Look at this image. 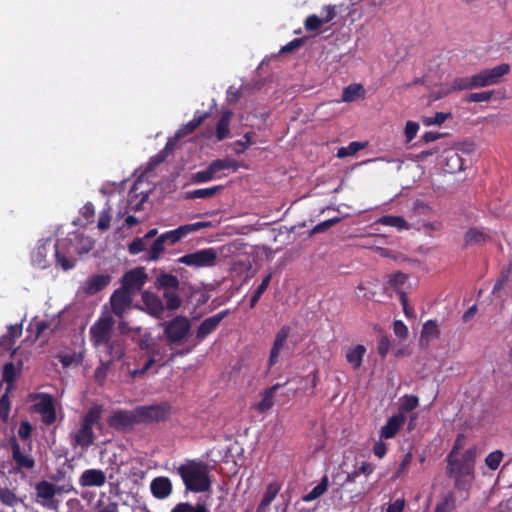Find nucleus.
<instances>
[{
  "instance_id": "nucleus-1",
  "label": "nucleus",
  "mask_w": 512,
  "mask_h": 512,
  "mask_svg": "<svg viewBox=\"0 0 512 512\" xmlns=\"http://www.w3.org/2000/svg\"><path fill=\"white\" fill-rule=\"evenodd\" d=\"M476 449L469 448L461 456L446 458V473L454 479V486L458 490L467 491L474 479Z\"/></svg>"
},
{
  "instance_id": "nucleus-2",
  "label": "nucleus",
  "mask_w": 512,
  "mask_h": 512,
  "mask_svg": "<svg viewBox=\"0 0 512 512\" xmlns=\"http://www.w3.org/2000/svg\"><path fill=\"white\" fill-rule=\"evenodd\" d=\"M187 491L193 493L207 492L211 488V480L207 465L200 460H187L176 469Z\"/></svg>"
},
{
  "instance_id": "nucleus-3",
  "label": "nucleus",
  "mask_w": 512,
  "mask_h": 512,
  "mask_svg": "<svg viewBox=\"0 0 512 512\" xmlns=\"http://www.w3.org/2000/svg\"><path fill=\"white\" fill-rule=\"evenodd\" d=\"M102 412L101 405H94L87 410L81 420L80 428L72 435L71 444L74 448L79 446L87 450L94 443L93 426L100 425Z\"/></svg>"
},
{
  "instance_id": "nucleus-4",
  "label": "nucleus",
  "mask_w": 512,
  "mask_h": 512,
  "mask_svg": "<svg viewBox=\"0 0 512 512\" xmlns=\"http://www.w3.org/2000/svg\"><path fill=\"white\" fill-rule=\"evenodd\" d=\"M191 330V323L186 316L178 315L164 323V335L169 345L182 342Z\"/></svg>"
},
{
  "instance_id": "nucleus-5",
  "label": "nucleus",
  "mask_w": 512,
  "mask_h": 512,
  "mask_svg": "<svg viewBox=\"0 0 512 512\" xmlns=\"http://www.w3.org/2000/svg\"><path fill=\"white\" fill-rule=\"evenodd\" d=\"M510 71L509 64L502 63L496 67L483 69L471 76L472 89L498 84L500 79Z\"/></svg>"
},
{
  "instance_id": "nucleus-6",
  "label": "nucleus",
  "mask_w": 512,
  "mask_h": 512,
  "mask_svg": "<svg viewBox=\"0 0 512 512\" xmlns=\"http://www.w3.org/2000/svg\"><path fill=\"white\" fill-rule=\"evenodd\" d=\"M510 71L509 64L502 63L496 67L483 69L471 76L472 89L498 84L500 79Z\"/></svg>"
},
{
  "instance_id": "nucleus-7",
  "label": "nucleus",
  "mask_w": 512,
  "mask_h": 512,
  "mask_svg": "<svg viewBox=\"0 0 512 512\" xmlns=\"http://www.w3.org/2000/svg\"><path fill=\"white\" fill-rule=\"evenodd\" d=\"M136 408L139 423L145 424L165 421L171 412V406L167 402Z\"/></svg>"
},
{
  "instance_id": "nucleus-8",
  "label": "nucleus",
  "mask_w": 512,
  "mask_h": 512,
  "mask_svg": "<svg viewBox=\"0 0 512 512\" xmlns=\"http://www.w3.org/2000/svg\"><path fill=\"white\" fill-rule=\"evenodd\" d=\"M217 252L214 248L201 249L193 253L181 256L178 263L196 268L213 267L216 264Z\"/></svg>"
},
{
  "instance_id": "nucleus-9",
  "label": "nucleus",
  "mask_w": 512,
  "mask_h": 512,
  "mask_svg": "<svg viewBox=\"0 0 512 512\" xmlns=\"http://www.w3.org/2000/svg\"><path fill=\"white\" fill-rule=\"evenodd\" d=\"M114 320L111 316L100 317L90 328L91 341L95 347H100L111 338Z\"/></svg>"
},
{
  "instance_id": "nucleus-10",
  "label": "nucleus",
  "mask_w": 512,
  "mask_h": 512,
  "mask_svg": "<svg viewBox=\"0 0 512 512\" xmlns=\"http://www.w3.org/2000/svg\"><path fill=\"white\" fill-rule=\"evenodd\" d=\"M147 278V273L143 267L132 269L123 275L119 288L134 296L145 285Z\"/></svg>"
},
{
  "instance_id": "nucleus-11",
  "label": "nucleus",
  "mask_w": 512,
  "mask_h": 512,
  "mask_svg": "<svg viewBox=\"0 0 512 512\" xmlns=\"http://www.w3.org/2000/svg\"><path fill=\"white\" fill-rule=\"evenodd\" d=\"M108 425L118 431H123L132 428L134 425L139 424L137 416V408L133 411L117 410L107 421Z\"/></svg>"
},
{
  "instance_id": "nucleus-12",
  "label": "nucleus",
  "mask_w": 512,
  "mask_h": 512,
  "mask_svg": "<svg viewBox=\"0 0 512 512\" xmlns=\"http://www.w3.org/2000/svg\"><path fill=\"white\" fill-rule=\"evenodd\" d=\"M133 295L124 291V289H116L110 297V305L112 312L118 318H123L127 310L131 308Z\"/></svg>"
},
{
  "instance_id": "nucleus-13",
  "label": "nucleus",
  "mask_w": 512,
  "mask_h": 512,
  "mask_svg": "<svg viewBox=\"0 0 512 512\" xmlns=\"http://www.w3.org/2000/svg\"><path fill=\"white\" fill-rule=\"evenodd\" d=\"M229 314V310H222L219 313L206 318L201 322L196 331V340L198 343L202 342L205 338H207L210 334L215 332L219 327L220 323L224 318H226Z\"/></svg>"
},
{
  "instance_id": "nucleus-14",
  "label": "nucleus",
  "mask_w": 512,
  "mask_h": 512,
  "mask_svg": "<svg viewBox=\"0 0 512 512\" xmlns=\"http://www.w3.org/2000/svg\"><path fill=\"white\" fill-rule=\"evenodd\" d=\"M290 332L291 328L288 325H284L276 333L268 359L269 369H271L276 363H278L280 352L284 348L287 339L290 335Z\"/></svg>"
},
{
  "instance_id": "nucleus-15",
  "label": "nucleus",
  "mask_w": 512,
  "mask_h": 512,
  "mask_svg": "<svg viewBox=\"0 0 512 512\" xmlns=\"http://www.w3.org/2000/svg\"><path fill=\"white\" fill-rule=\"evenodd\" d=\"M150 491L154 498L167 499L173 491L171 480L166 476H157L150 483Z\"/></svg>"
},
{
  "instance_id": "nucleus-16",
  "label": "nucleus",
  "mask_w": 512,
  "mask_h": 512,
  "mask_svg": "<svg viewBox=\"0 0 512 512\" xmlns=\"http://www.w3.org/2000/svg\"><path fill=\"white\" fill-rule=\"evenodd\" d=\"M142 302L148 314L158 319L162 318L165 306L158 295L149 291H144L142 293Z\"/></svg>"
},
{
  "instance_id": "nucleus-17",
  "label": "nucleus",
  "mask_w": 512,
  "mask_h": 512,
  "mask_svg": "<svg viewBox=\"0 0 512 512\" xmlns=\"http://www.w3.org/2000/svg\"><path fill=\"white\" fill-rule=\"evenodd\" d=\"M37 502L45 505L48 501H51L56 494L61 493L63 490L61 487L55 486L54 484L41 480L35 485Z\"/></svg>"
},
{
  "instance_id": "nucleus-18",
  "label": "nucleus",
  "mask_w": 512,
  "mask_h": 512,
  "mask_svg": "<svg viewBox=\"0 0 512 512\" xmlns=\"http://www.w3.org/2000/svg\"><path fill=\"white\" fill-rule=\"evenodd\" d=\"M105 482V473L100 469L94 468L85 470L79 478V485L81 487H101Z\"/></svg>"
},
{
  "instance_id": "nucleus-19",
  "label": "nucleus",
  "mask_w": 512,
  "mask_h": 512,
  "mask_svg": "<svg viewBox=\"0 0 512 512\" xmlns=\"http://www.w3.org/2000/svg\"><path fill=\"white\" fill-rule=\"evenodd\" d=\"M10 446L12 450V458L16 463L17 469H33L35 466V460L30 455H24L21 451V447L15 437L10 439Z\"/></svg>"
},
{
  "instance_id": "nucleus-20",
  "label": "nucleus",
  "mask_w": 512,
  "mask_h": 512,
  "mask_svg": "<svg viewBox=\"0 0 512 512\" xmlns=\"http://www.w3.org/2000/svg\"><path fill=\"white\" fill-rule=\"evenodd\" d=\"M405 422V416L403 413L395 414L391 416L386 424L381 428L380 437L384 439H391L395 437L400 428Z\"/></svg>"
},
{
  "instance_id": "nucleus-21",
  "label": "nucleus",
  "mask_w": 512,
  "mask_h": 512,
  "mask_svg": "<svg viewBox=\"0 0 512 512\" xmlns=\"http://www.w3.org/2000/svg\"><path fill=\"white\" fill-rule=\"evenodd\" d=\"M154 286L163 291L179 290L180 281L175 275L161 271L156 276Z\"/></svg>"
},
{
  "instance_id": "nucleus-22",
  "label": "nucleus",
  "mask_w": 512,
  "mask_h": 512,
  "mask_svg": "<svg viewBox=\"0 0 512 512\" xmlns=\"http://www.w3.org/2000/svg\"><path fill=\"white\" fill-rule=\"evenodd\" d=\"M101 346H104V352L106 355L105 360H111V363L114 361H120L125 356L124 346L119 339L111 340L110 338L107 343H104Z\"/></svg>"
},
{
  "instance_id": "nucleus-23",
  "label": "nucleus",
  "mask_w": 512,
  "mask_h": 512,
  "mask_svg": "<svg viewBox=\"0 0 512 512\" xmlns=\"http://www.w3.org/2000/svg\"><path fill=\"white\" fill-rule=\"evenodd\" d=\"M366 351V347L362 344H357L347 350L345 355L346 361L354 370H358L362 366Z\"/></svg>"
},
{
  "instance_id": "nucleus-24",
  "label": "nucleus",
  "mask_w": 512,
  "mask_h": 512,
  "mask_svg": "<svg viewBox=\"0 0 512 512\" xmlns=\"http://www.w3.org/2000/svg\"><path fill=\"white\" fill-rule=\"evenodd\" d=\"M110 281L111 277L109 275H93L86 281L85 291L90 295L96 294L108 286Z\"/></svg>"
},
{
  "instance_id": "nucleus-25",
  "label": "nucleus",
  "mask_w": 512,
  "mask_h": 512,
  "mask_svg": "<svg viewBox=\"0 0 512 512\" xmlns=\"http://www.w3.org/2000/svg\"><path fill=\"white\" fill-rule=\"evenodd\" d=\"M208 167L211 170V172L215 178H220L221 176L219 175V173L221 171L229 170V169H231L233 171H237L239 168V164L236 160L226 157L223 159H216V160L212 161L208 165Z\"/></svg>"
},
{
  "instance_id": "nucleus-26",
  "label": "nucleus",
  "mask_w": 512,
  "mask_h": 512,
  "mask_svg": "<svg viewBox=\"0 0 512 512\" xmlns=\"http://www.w3.org/2000/svg\"><path fill=\"white\" fill-rule=\"evenodd\" d=\"M374 469V465L370 462L362 461L359 464L357 463L354 467V470L347 473L343 485L354 483L360 475H365L366 477L370 476Z\"/></svg>"
},
{
  "instance_id": "nucleus-27",
  "label": "nucleus",
  "mask_w": 512,
  "mask_h": 512,
  "mask_svg": "<svg viewBox=\"0 0 512 512\" xmlns=\"http://www.w3.org/2000/svg\"><path fill=\"white\" fill-rule=\"evenodd\" d=\"M490 240V236L478 228H470L464 235V246L482 245Z\"/></svg>"
},
{
  "instance_id": "nucleus-28",
  "label": "nucleus",
  "mask_w": 512,
  "mask_h": 512,
  "mask_svg": "<svg viewBox=\"0 0 512 512\" xmlns=\"http://www.w3.org/2000/svg\"><path fill=\"white\" fill-rule=\"evenodd\" d=\"M232 111L226 110L222 113L217 125H216V131L215 136L217 141H222L230 136V122L232 119Z\"/></svg>"
},
{
  "instance_id": "nucleus-29",
  "label": "nucleus",
  "mask_w": 512,
  "mask_h": 512,
  "mask_svg": "<svg viewBox=\"0 0 512 512\" xmlns=\"http://www.w3.org/2000/svg\"><path fill=\"white\" fill-rule=\"evenodd\" d=\"M208 116L209 114L207 112L200 115H195L192 120L178 129L176 132V138H182L188 134L193 133Z\"/></svg>"
},
{
  "instance_id": "nucleus-30",
  "label": "nucleus",
  "mask_w": 512,
  "mask_h": 512,
  "mask_svg": "<svg viewBox=\"0 0 512 512\" xmlns=\"http://www.w3.org/2000/svg\"><path fill=\"white\" fill-rule=\"evenodd\" d=\"M281 387L282 385L277 383L266 389L263 394L262 400L257 404V410L260 412H265L272 408V406L274 405L275 393Z\"/></svg>"
},
{
  "instance_id": "nucleus-31",
  "label": "nucleus",
  "mask_w": 512,
  "mask_h": 512,
  "mask_svg": "<svg viewBox=\"0 0 512 512\" xmlns=\"http://www.w3.org/2000/svg\"><path fill=\"white\" fill-rule=\"evenodd\" d=\"M223 189L222 185H216L208 188L190 190L185 193V199L211 198Z\"/></svg>"
},
{
  "instance_id": "nucleus-32",
  "label": "nucleus",
  "mask_w": 512,
  "mask_h": 512,
  "mask_svg": "<svg viewBox=\"0 0 512 512\" xmlns=\"http://www.w3.org/2000/svg\"><path fill=\"white\" fill-rule=\"evenodd\" d=\"M20 369L13 362H8L3 367L2 379L7 384V392L13 387Z\"/></svg>"
},
{
  "instance_id": "nucleus-33",
  "label": "nucleus",
  "mask_w": 512,
  "mask_h": 512,
  "mask_svg": "<svg viewBox=\"0 0 512 512\" xmlns=\"http://www.w3.org/2000/svg\"><path fill=\"white\" fill-rule=\"evenodd\" d=\"M377 223L395 227L398 230L408 229L409 225L407 221L401 216L384 215L377 220Z\"/></svg>"
},
{
  "instance_id": "nucleus-34",
  "label": "nucleus",
  "mask_w": 512,
  "mask_h": 512,
  "mask_svg": "<svg viewBox=\"0 0 512 512\" xmlns=\"http://www.w3.org/2000/svg\"><path fill=\"white\" fill-rule=\"evenodd\" d=\"M278 487L274 484H269L263 494L260 504L257 507V512H265L268 506L272 503L278 493Z\"/></svg>"
},
{
  "instance_id": "nucleus-35",
  "label": "nucleus",
  "mask_w": 512,
  "mask_h": 512,
  "mask_svg": "<svg viewBox=\"0 0 512 512\" xmlns=\"http://www.w3.org/2000/svg\"><path fill=\"white\" fill-rule=\"evenodd\" d=\"M178 290L164 291L165 309L170 311L178 310L182 305V299L177 293Z\"/></svg>"
},
{
  "instance_id": "nucleus-36",
  "label": "nucleus",
  "mask_w": 512,
  "mask_h": 512,
  "mask_svg": "<svg viewBox=\"0 0 512 512\" xmlns=\"http://www.w3.org/2000/svg\"><path fill=\"white\" fill-rule=\"evenodd\" d=\"M364 94V88L361 84H350L343 89L342 100L344 102H353Z\"/></svg>"
},
{
  "instance_id": "nucleus-37",
  "label": "nucleus",
  "mask_w": 512,
  "mask_h": 512,
  "mask_svg": "<svg viewBox=\"0 0 512 512\" xmlns=\"http://www.w3.org/2000/svg\"><path fill=\"white\" fill-rule=\"evenodd\" d=\"M329 479L328 476H323L321 481L308 493L303 499L306 502L313 501L322 496L328 489Z\"/></svg>"
},
{
  "instance_id": "nucleus-38",
  "label": "nucleus",
  "mask_w": 512,
  "mask_h": 512,
  "mask_svg": "<svg viewBox=\"0 0 512 512\" xmlns=\"http://www.w3.org/2000/svg\"><path fill=\"white\" fill-rule=\"evenodd\" d=\"M56 358L63 365V367H69L71 365H79L83 361L81 353H59Z\"/></svg>"
},
{
  "instance_id": "nucleus-39",
  "label": "nucleus",
  "mask_w": 512,
  "mask_h": 512,
  "mask_svg": "<svg viewBox=\"0 0 512 512\" xmlns=\"http://www.w3.org/2000/svg\"><path fill=\"white\" fill-rule=\"evenodd\" d=\"M439 335H440V331H439L436 321L428 320L426 323H424L422 332H421L422 339H425L426 341H430L431 339L438 338Z\"/></svg>"
},
{
  "instance_id": "nucleus-40",
  "label": "nucleus",
  "mask_w": 512,
  "mask_h": 512,
  "mask_svg": "<svg viewBox=\"0 0 512 512\" xmlns=\"http://www.w3.org/2000/svg\"><path fill=\"white\" fill-rule=\"evenodd\" d=\"M456 507V499L453 492L447 493L443 500L436 505L434 512H453Z\"/></svg>"
},
{
  "instance_id": "nucleus-41",
  "label": "nucleus",
  "mask_w": 512,
  "mask_h": 512,
  "mask_svg": "<svg viewBox=\"0 0 512 512\" xmlns=\"http://www.w3.org/2000/svg\"><path fill=\"white\" fill-rule=\"evenodd\" d=\"M171 512H209L204 504L192 505L189 502H180L176 504Z\"/></svg>"
},
{
  "instance_id": "nucleus-42",
  "label": "nucleus",
  "mask_w": 512,
  "mask_h": 512,
  "mask_svg": "<svg viewBox=\"0 0 512 512\" xmlns=\"http://www.w3.org/2000/svg\"><path fill=\"white\" fill-rule=\"evenodd\" d=\"M365 146H366L365 143H361V142H358V141H353L347 147L339 148L338 151H337V157L338 158H345L347 156H352L355 153H357L358 151H360L363 148H365Z\"/></svg>"
},
{
  "instance_id": "nucleus-43",
  "label": "nucleus",
  "mask_w": 512,
  "mask_h": 512,
  "mask_svg": "<svg viewBox=\"0 0 512 512\" xmlns=\"http://www.w3.org/2000/svg\"><path fill=\"white\" fill-rule=\"evenodd\" d=\"M39 397L40 401L35 404V408L40 414H44L55 407L53 397L50 394L44 393Z\"/></svg>"
},
{
  "instance_id": "nucleus-44",
  "label": "nucleus",
  "mask_w": 512,
  "mask_h": 512,
  "mask_svg": "<svg viewBox=\"0 0 512 512\" xmlns=\"http://www.w3.org/2000/svg\"><path fill=\"white\" fill-rule=\"evenodd\" d=\"M252 144H254L252 133L247 132L243 139L233 142L232 149L236 154H242Z\"/></svg>"
},
{
  "instance_id": "nucleus-45",
  "label": "nucleus",
  "mask_w": 512,
  "mask_h": 512,
  "mask_svg": "<svg viewBox=\"0 0 512 512\" xmlns=\"http://www.w3.org/2000/svg\"><path fill=\"white\" fill-rule=\"evenodd\" d=\"M446 165L450 172L463 169V160L457 152L451 151L446 157Z\"/></svg>"
},
{
  "instance_id": "nucleus-46",
  "label": "nucleus",
  "mask_w": 512,
  "mask_h": 512,
  "mask_svg": "<svg viewBox=\"0 0 512 512\" xmlns=\"http://www.w3.org/2000/svg\"><path fill=\"white\" fill-rule=\"evenodd\" d=\"M419 405V398L413 394H406L402 397L400 405L401 412H411L416 409Z\"/></svg>"
},
{
  "instance_id": "nucleus-47",
  "label": "nucleus",
  "mask_w": 512,
  "mask_h": 512,
  "mask_svg": "<svg viewBox=\"0 0 512 512\" xmlns=\"http://www.w3.org/2000/svg\"><path fill=\"white\" fill-rule=\"evenodd\" d=\"M449 117H451V113H444V112H436L434 116L428 117L424 116L422 117V123L425 126H431V125H441L443 124Z\"/></svg>"
},
{
  "instance_id": "nucleus-48",
  "label": "nucleus",
  "mask_w": 512,
  "mask_h": 512,
  "mask_svg": "<svg viewBox=\"0 0 512 512\" xmlns=\"http://www.w3.org/2000/svg\"><path fill=\"white\" fill-rule=\"evenodd\" d=\"M111 365V360H100V365L95 369L94 372V378L97 382L102 383L106 379L107 372Z\"/></svg>"
},
{
  "instance_id": "nucleus-49",
  "label": "nucleus",
  "mask_w": 512,
  "mask_h": 512,
  "mask_svg": "<svg viewBox=\"0 0 512 512\" xmlns=\"http://www.w3.org/2000/svg\"><path fill=\"white\" fill-rule=\"evenodd\" d=\"M165 242L162 239L161 235L153 242L150 250H149V260L155 261L160 257V254L165 249Z\"/></svg>"
},
{
  "instance_id": "nucleus-50",
  "label": "nucleus",
  "mask_w": 512,
  "mask_h": 512,
  "mask_svg": "<svg viewBox=\"0 0 512 512\" xmlns=\"http://www.w3.org/2000/svg\"><path fill=\"white\" fill-rule=\"evenodd\" d=\"M0 501L4 505L13 507L18 503V498L10 489L0 487Z\"/></svg>"
},
{
  "instance_id": "nucleus-51",
  "label": "nucleus",
  "mask_w": 512,
  "mask_h": 512,
  "mask_svg": "<svg viewBox=\"0 0 512 512\" xmlns=\"http://www.w3.org/2000/svg\"><path fill=\"white\" fill-rule=\"evenodd\" d=\"M503 456L504 455H503L502 451L495 450L487 455V457L485 459V463L491 470H496V469H498V467L503 459Z\"/></svg>"
},
{
  "instance_id": "nucleus-52",
  "label": "nucleus",
  "mask_w": 512,
  "mask_h": 512,
  "mask_svg": "<svg viewBox=\"0 0 512 512\" xmlns=\"http://www.w3.org/2000/svg\"><path fill=\"white\" fill-rule=\"evenodd\" d=\"M213 179H216V178L212 174L209 167H207L205 170L198 171L191 176V182L195 183V184L207 183Z\"/></svg>"
},
{
  "instance_id": "nucleus-53",
  "label": "nucleus",
  "mask_w": 512,
  "mask_h": 512,
  "mask_svg": "<svg viewBox=\"0 0 512 512\" xmlns=\"http://www.w3.org/2000/svg\"><path fill=\"white\" fill-rule=\"evenodd\" d=\"M453 91L472 90L471 77H456L451 84Z\"/></svg>"
},
{
  "instance_id": "nucleus-54",
  "label": "nucleus",
  "mask_w": 512,
  "mask_h": 512,
  "mask_svg": "<svg viewBox=\"0 0 512 512\" xmlns=\"http://www.w3.org/2000/svg\"><path fill=\"white\" fill-rule=\"evenodd\" d=\"M111 221V207L107 206L104 208L99 215L98 228L102 231L107 230L110 227Z\"/></svg>"
},
{
  "instance_id": "nucleus-55",
  "label": "nucleus",
  "mask_w": 512,
  "mask_h": 512,
  "mask_svg": "<svg viewBox=\"0 0 512 512\" xmlns=\"http://www.w3.org/2000/svg\"><path fill=\"white\" fill-rule=\"evenodd\" d=\"M493 94L494 91L474 92L467 96L466 101L471 103L487 102L492 98Z\"/></svg>"
},
{
  "instance_id": "nucleus-56",
  "label": "nucleus",
  "mask_w": 512,
  "mask_h": 512,
  "mask_svg": "<svg viewBox=\"0 0 512 512\" xmlns=\"http://www.w3.org/2000/svg\"><path fill=\"white\" fill-rule=\"evenodd\" d=\"M324 23L323 19L315 14L309 15L305 20V29L308 31H317Z\"/></svg>"
},
{
  "instance_id": "nucleus-57",
  "label": "nucleus",
  "mask_w": 512,
  "mask_h": 512,
  "mask_svg": "<svg viewBox=\"0 0 512 512\" xmlns=\"http://www.w3.org/2000/svg\"><path fill=\"white\" fill-rule=\"evenodd\" d=\"M10 412V399L8 393H4L0 397V419L6 421L9 417Z\"/></svg>"
},
{
  "instance_id": "nucleus-58",
  "label": "nucleus",
  "mask_w": 512,
  "mask_h": 512,
  "mask_svg": "<svg viewBox=\"0 0 512 512\" xmlns=\"http://www.w3.org/2000/svg\"><path fill=\"white\" fill-rule=\"evenodd\" d=\"M146 249L145 245V239L142 237L135 238L129 245H128V252L131 255H137L140 252H143Z\"/></svg>"
},
{
  "instance_id": "nucleus-59",
  "label": "nucleus",
  "mask_w": 512,
  "mask_h": 512,
  "mask_svg": "<svg viewBox=\"0 0 512 512\" xmlns=\"http://www.w3.org/2000/svg\"><path fill=\"white\" fill-rule=\"evenodd\" d=\"M412 458H413V455L411 452H407L403 456V458L399 464V467L394 475L395 478H400L401 476H403L404 474L407 473V468L410 465Z\"/></svg>"
},
{
  "instance_id": "nucleus-60",
  "label": "nucleus",
  "mask_w": 512,
  "mask_h": 512,
  "mask_svg": "<svg viewBox=\"0 0 512 512\" xmlns=\"http://www.w3.org/2000/svg\"><path fill=\"white\" fill-rule=\"evenodd\" d=\"M340 220L341 219L339 217H334V218L325 220V221H323V222H321V223H319V224H317L316 226L313 227L312 234H318V233L325 232L330 227H332L335 224L339 223Z\"/></svg>"
},
{
  "instance_id": "nucleus-61",
  "label": "nucleus",
  "mask_w": 512,
  "mask_h": 512,
  "mask_svg": "<svg viewBox=\"0 0 512 512\" xmlns=\"http://www.w3.org/2000/svg\"><path fill=\"white\" fill-rule=\"evenodd\" d=\"M464 442H465V436L463 434H458L454 441V445H453L451 451L447 455V458H454V457L461 456L460 450L462 449Z\"/></svg>"
},
{
  "instance_id": "nucleus-62",
  "label": "nucleus",
  "mask_w": 512,
  "mask_h": 512,
  "mask_svg": "<svg viewBox=\"0 0 512 512\" xmlns=\"http://www.w3.org/2000/svg\"><path fill=\"white\" fill-rule=\"evenodd\" d=\"M56 251H55V257L57 263L64 269L69 270L74 267V261L71 259H68L65 255L61 254L58 249V244L55 245Z\"/></svg>"
},
{
  "instance_id": "nucleus-63",
  "label": "nucleus",
  "mask_w": 512,
  "mask_h": 512,
  "mask_svg": "<svg viewBox=\"0 0 512 512\" xmlns=\"http://www.w3.org/2000/svg\"><path fill=\"white\" fill-rule=\"evenodd\" d=\"M151 341L152 338L150 333H145L138 341L139 349L145 351L149 355V357L152 355V352H150V350L153 347Z\"/></svg>"
},
{
  "instance_id": "nucleus-64",
  "label": "nucleus",
  "mask_w": 512,
  "mask_h": 512,
  "mask_svg": "<svg viewBox=\"0 0 512 512\" xmlns=\"http://www.w3.org/2000/svg\"><path fill=\"white\" fill-rule=\"evenodd\" d=\"M407 279H408V277L406 274H404L402 272H397V273L391 275V277L389 279V284L394 289H399L407 281Z\"/></svg>"
}]
</instances>
